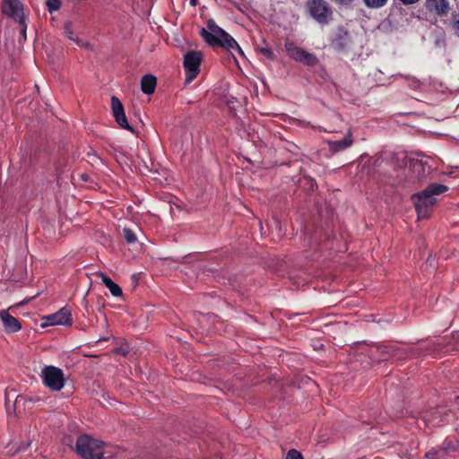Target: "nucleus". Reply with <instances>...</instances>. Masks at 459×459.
<instances>
[{
  "label": "nucleus",
  "mask_w": 459,
  "mask_h": 459,
  "mask_svg": "<svg viewBox=\"0 0 459 459\" xmlns=\"http://www.w3.org/2000/svg\"><path fill=\"white\" fill-rule=\"evenodd\" d=\"M379 350L383 354V359L398 357L400 352V348L394 344L382 345Z\"/></svg>",
  "instance_id": "18"
},
{
  "label": "nucleus",
  "mask_w": 459,
  "mask_h": 459,
  "mask_svg": "<svg viewBox=\"0 0 459 459\" xmlns=\"http://www.w3.org/2000/svg\"><path fill=\"white\" fill-rule=\"evenodd\" d=\"M47 6L49 13L56 12L61 7L60 0H47Z\"/></svg>",
  "instance_id": "26"
},
{
  "label": "nucleus",
  "mask_w": 459,
  "mask_h": 459,
  "mask_svg": "<svg viewBox=\"0 0 459 459\" xmlns=\"http://www.w3.org/2000/svg\"><path fill=\"white\" fill-rule=\"evenodd\" d=\"M2 12L15 22L25 17L23 4L20 0H2Z\"/></svg>",
  "instance_id": "9"
},
{
  "label": "nucleus",
  "mask_w": 459,
  "mask_h": 459,
  "mask_svg": "<svg viewBox=\"0 0 459 459\" xmlns=\"http://www.w3.org/2000/svg\"><path fill=\"white\" fill-rule=\"evenodd\" d=\"M306 7L309 14L321 24L327 23L333 13L325 0H307Z\"/></svg>",
  "instance_id": "5"
},
{
  "label": "nucleus",
  "mask_w": 459,
  "mask_h": 459,
  "mask_svg": "<svg viewBox=\"0 0 459 459\" xmlns=\"http://www.w3.org/2000/svg\"><path fill=\"white\" fill-rule=\"evenodd\" d=\"M455 446L453 445V442L451 440L446 439L442 445V447L439 448V450H444L445 455L450 450H455Z\"/></svg>",
  "instance_id": "28"
},
{
  "label": "nucleus",
  "mask_w": 459,
  "mask_h": 459,
  "mask_svg": "<svg viewBox=\"0 0 459 459\" xmlns=\"http://www.w3.org/2000/svg\"><path fill=\"white\" fill-rule=\"evenodd\" d=\"M190 4L192 6H196L197 5V0H190Z\"/></svg>",
  "instance_id": "32"
},
{
  "label": "nucleus",
  "mask_w": 459,
  "mask_h": 459,
  "mask_svg": "<svg viewBox=\"0 0 459 459\" xmlns=\"http://www.w3.org/2000/svg\"><path fill=\"white\" fill-rule=\"evenodd\" d=\"M351 36L347 30L342 27L338 28L333 39V46L335 49L341 51L348 48L351 43Z\"/></svg>",
  "instance_id": "13"
},
{
  "label": "nucleus",
  "mask_w": 459,
  "mask_h": 459,
  "mask_svg": "<svg viewBox=\"0 0 459 459\" xmlns=\"http://www.w3.org/2000/svg\"><path fill=\"white\" fill-rule=\"evenodd\" d=\"M448 190V187L439 183L429 185L423 191L414 194L411 198L414 200L415 209L419 219H426L429 216L433 206L436 204L437 198Z\"/></svg>",
  "instance_id": "2"
},
{
  "label": "nucleus",
  "mask_w": 459,
  "mask_h": 459,
  "mask_svg": "<svg viewBox=\"0 0 459 459\" xmlns=\"http://www.w3.org/2000/svg\"><path fill=\"white\" fill-rule=\"evenodd\" d=\"M285 459H304L300 452L296 449H290L285 457Z\"/></svg>",
  "instance_id": "27"
},
{
  "label": "nucleus",
  "mask_w": 459,
  "mask_h": 459,
  "mask_svg": "<svg viewBox=\"0 0 459 459\" xmlns=\"http://www.w3.org/2000/svg\"><path fill=\"white\" fill-rule=\"evenodd\" d=\"M420 0H399V2H401L404 5L413 4H416Z\"/></svg>",
  "instance_id": "31"
},
{
  "label": "nucleus",
  "mask_w": 459,
  "mask_h": 459,
  "mask_svg": "<svg viewBox=\"0 0 459 459\" xmlns=\"http://www.w3.org/2000/svg\"><path fill=\"white\" fill-rule=\"evenodd\" d=\"M102 281L114 297H120L123 294L122 289L114 282L108 276L103 274Z\"/></svg>",
  "instance_id": "19"
},
{
  "label": "nucleus",
  "mask_w": 459,
  "mask_h": 459,
  "mask_svg": "<svg viewBox=\"0 0 459 459\" xmlns=\"http://www.w3.org/2000/svg\"><path fill=\"white\" fill-rule=\"evenodd\" d=\"M42 383L52 391H60L65 385V376L61 368L45 366L40 373Z\"/></svg>",
  "instance_id": "4"
},
{
  "label": "nucleus",
  "mask_w": 459,
  "mask_h": 459,
  "mask_svg": "<svg viewBox=\"0 0 459 459\" xmlns=\"http://www.w3.org/2000/svg\"><path fill=\"white\" fill-rule=\"evenodd\" d=\"M106 443L92 438L88 435H81L75 443V452L82 459H104Z\"/></svg>",
  "instance_id": "3"
},
{
  "label": "nucleus",
  "mask_w": 459,
  "mask_h": 459,
  "mask_svg": "<svg viewBox=\"0 0 459 459\" xmlns=\"http://www.w3.org/2000/svg\"><path fill=\"white\" fill-rule=\"evenodd\" d=\"M111 108L116 122L119 125V126L130 132H134V129L127 122L123 104L116 96L111 97Z\"/></svg>",
  "instance_id": "10"
},
{
  "label": "nucleus",
  "mask_w": 459,
  "mask_h": 459,
  "mask_svg": "<svg viewBox=\"0 0 459 459\" xmlns=\"http://www.w3.org/2000/svg\"><path fill=\"white\" fill-rule=\"evenodd\" d=\"M16 22L19 25V31H20V35H21V37L19 39V41L20 42L22 40L25 41L27 39V34H26V31H27L26 17L20 18V20L16 21Z\"/></svg>",
  "instance_id": "20"
},
{
  "label": "nucleus",
  "mask_w": 459,
  "mask_h": 459,
  "mask_svg": "<svg viewBox=\"0 0 459 459\" xmlns=\"http://www.w3.org/2000/svg\"><path fill=\"white\" fill-rule=\"evenodd\" d=\"M258 51L261 53L264 57H266L269 60H274L276 58V55L273 53V51L267 47H258Z\"/></svg>",
  "instance_id": "24"
},
{
  "label": "nucleus",
  "mask_w": 459,
  "mask_h": 459,
  "mask_svg": "<svg viewBox=\"0 0 459 459\" xmlns=\"http://www.w3.org/2000/svg\"><path fill=\"white\" fill-rule=\"evenodd\" d=\"M424 5L429 13L439 17L446 16L450 11L448 0H425Z\"/></svg>",
  "instance_id": "12"
},
{
  "label": "nucleus",
  "mask_w": 459,
  "mask_h": 459,
  "mask_svg": "<svg viewBox=\"0 0 459 459\" xmlns=\"http://www.w3.org/2000/svg\"><path fill=\"white\" fill-rule=\"evenodd\" d=\"M123 236H124L125 240L128 244H134L137 241V237H136L135 233L134 232V230H132L129 228L123 229Z\"/></svg>",
  "instance_id": "21"
},
{
  "label": "nucleus",
  "mask_w": 459,
  "mask_h": 459,
  "mask_svg": "<svg viewBox=\"0 0 459 459\" xmlns=\"http://www.w3.org/2000/svg\"><path fill=\"white\" fill-rule=\"evenodd\" d=\"M352 143V135L351 133L349 131L342 140L329 141L328 147L332 152H339L351 146Z\"/></svg>",
  "instance_id": "15"
},
{
  "label": "nucleus",
  "mask_w": 459,
  "mask_h": 459,
  "mask_svg": "<svg viewBox=\"0 0 459 459\" xmlns=\"http://www.w3.org/2000/svg\"><path fill=\"white\" fill-rule=\"evenodd\" d=\"M455 402L457 404H459V395L455 397Z\"/></svg>",
  "instance_id": "33"
},
{
  "label": "nucleus",
  "mask_w": 459,
  "mask_h": 459,
  "mask_svg": "<svg viewBox=\"0 0 459 459\" xmlns=\"http://www.w3.org/2000/svg\"><path fill=\"white\" fill-rule=\"evenodd\" d=\"M454 22L453 28L459 31V13L453 14Z\"/></svg>",
  "instance_id": "29"
},
{
  "label": "nucleus",
  "mask_w": 459,
  "mask_h": 459,
  "mask_svg": "<svg viewBox=\"0 0 459 459\" xmlns=\"http://www.w3.org/2000/svg\"><path fill=\"white\" fill-rule=\"evenodd\" d=\"M449 414L446 411L445 408L437 407L427 411L424 414L422 420L426 426L438 427L447 422Z\"/></svg>",
  "instance_id": "8"
},
{
  "label": "nucleus",
  "mask_w": 459,
  "mask_h": 459,
  "mask_svg": "<svg viewBox=\"0 0 459 459\" xmlns=\"http://www.w3.org/2000/svg\"><path fill=\"white\" fill-rule=\"evenodd\" d=\"M65 34L67 36V38L73 41H75L77 44H79V39L74 37V31L72 29V23L66 22L64 27Z\"/></svg>",
  "instance_id": "25"
},
{
  "label": "nucleus",
  "mask_w": 459,
  "mask_h": 459,
  "mask_svg": "<svg viewBox=\"0 0 459 459\" xmlns=\"http://www.w3.org/2000/svg\"><path fill=\"white\" fill-rule=\"evenodd\" d=\"M0 318L7 333H13L21 330L22 325L18 319L10 315L6 310H2L0 312Z\"/></svg>",
  "instance_id": "14"
},
{
  "label": "nucleus",
  "mask_w": 459,
  "mask_h": 459,
  "mask_svg": "<svg viewBox=\"0 0 459 459\" xmlns=\"http://www.w3.org/2000/svg\"><path fill=\"white\" fill-rule=\"evenodd\" d=\"M157 85V78L152 74H145L141 79V90L143 93L151 95Z\"/></svg>",
  "instance_id": "16"
},
{
  "label": "nucleus",
  "mask_w": 459,
  "mask_h": 459,
  "mask_svg": "<svg viewBox=\"0 0 459 459\" xmlns=\"http://www.w3.org/2000/svg\"><path fill=\"white\" fill-rule=\"evenodd\" d=\"M416 165H420V166H421V163H420V162H419V161H416V163L414 164V167H415Z\"/></svg>",
  "instance_id": "34"
},
{
  "label": "nucleus",
  "mask_w": 459,
  "mask_h": 459,
  "mask_svg": "<svg viewBox=\"0 0 459 459\" xmlns=\"http://www.w3.org/2000/svg\"><path fill=\"white\" fill-rule=\"evenodd\" d=\"M363 2L368 8H380L385 5L387 0H363Z\"/></svg>",
  "instance_id": "23"
},
{
  "label": "nucleus",
  "mask_w": 459,
  "mask_h": 459,
  "mask_svg": "<svg viewBox=\"0 0 459 459\" xmlns=\"http://www.w3.org/2000/svg\"><path fill=\"white\" fill-rule=\"evenodd\" d=\"M207 29L203 28L200 30V36L212 48L220 47L229 51L232 56L235 53L244 56V52L235 39L218 26L214 20L209 19L206 22Z\"/></svg>",
  "instance_id": "1"
},
{
  "label": "nucleus",
  "mask_w": 459,
  "mask_h": 459,
  "mask_svg": "<svg viewBox=\"0 0 459 459\" xmlns=\"http://www.w3.org/2000/svg\"><path fill=\"white\" fill-rule=\"evenodd\" d=\"M47 325H72L73 318L69 309L63 307L55 314L45 317Z\"/></svg>",
  "instance_id": "11"
},
{
  "label": "nucleus",
  "mask_w": 459,
  "mask_h": 459,
  "mask_svg": "<svg viewBox=\"0 0 459 459\" xmlns=\"http://www.w3.org/2000/svg\"><path fill=\"white\" fill-rule=\"evenodd\" d=\"M435 351V344L429 342H422L420 344L411 349V356H420V355H426L430 354Z\"/></svg>",
  "instance_id": "17"
},
{
  "label": "nucleus",
  "mask_w": 459,
  "mask_h": 459,
  "mask_svg": "<svg viewBox=\"0 0 459 459\" xmlns=\"http://www.w3.org/2000/svg\"><path fill=\"white\" fill-rule=\"evenodd\" d=\"M202 62V55L197 51H188L184 56V69L186 73V81L191 82L198 75L200 72V65Z\"/></svg>",
  "instance_id": "7"
},
{
  "label": "nucleus",
  "mask_w": 459,
  "mask_h": 459,
  "mask_svg": "<svg viewBox=\"0 0 459 459\" xmlns=\"http://www.w3.org/2000/svg\"><path fill=\"white\" fill-rule=\"evenodd\" d=\"M426 457L429 459H446L444 450L431 449L426 454Z\"/></svg>",
  "instance_id": "22"
},
{
  "label": "nucleus",
  "mask_w": 459,
  "mask_h": 459,
  "mask_svg": "<svg viewBox=\"0 0 459 459\" xmlns=\"http://www.w3.org/2000/svg\"><path fill=\"white\" fill-rule=\"evenodd\" d=\"M117 352L126 357L128 354L129 350L127 347H119L117 349Z\"/></svg>",
  "instance_id": "30"
},
{
  "label": "nucleus",
  "mask_w": 459,
  "mask_h": 459,
  "mask_svg": "<svg viewBox=\"0 0 459 459\" xmlns=\"http://www.w3.org/2000/svg\"><path fill=\"white\" fill-rule=\"evenodd\" d=\"M285 49L292 59L307 66H314L318 63V58L312 53L294 45L291 41L285 42Z\"/></svg>",
  "instance_id": "6"
}]
</instances>
